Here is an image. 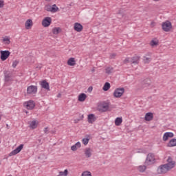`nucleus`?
Returning <instances> with one entry per match:
<instances>
[{"label": "nucleus", "mask_w": 176, "mask_h": 176, "mask_svg": "<svg viewBox=\"0 0 176 176\" xmlns=\"http://www.w3.org/2000/svg\"><path fill=\"white\" fill-rule=\"evenodd\" d=\"M124 89L123 87L116 88L113 94L115 98H120L123 94H124Z\"/></svg>", "instance_id": "obj_1"}, {"label": "nucleus", "mask_w": 176, "mask_h": 176, "mask_svg": "<svg viewBox=\"0 0 176 176\" xmlns=\"http://www.w3.org/2000/svg\"><path fill=\"white\" fill-rule=\"evenodd\" d=\"M155 163V155L153 153H150L147 155L145 165L146 166H151V164H153Z\"/></svg>", "instance_id": "obj_2"}, {"label": "nucleus", "mask_w": 176, "mask_h": 176, "mask_svg": "<svg viewBox=\"0 0 176 176\" xmlns=\"http://www.w3.org/2000/svg\"><path fill=\"white\" fill-rule=\"evenodd\" d=\"M162 30L164 31H165V32H168V31H170V30H171L172 28V25H171V22L166 21L164 23H162Z\"/></svg>", "instance_id": "obj_3"}, {"label": "nucleus", "mask_w": 176, "mask_h": 176, "mask_svg": "<svg viewBox=\"0 0 176 176\" xmlns=\"http://www.w3.org/2000/svg\"><path fill=\"white\" fill-rule=\"evenodd\" d=\"M38 93V87L35 85H30L27 88L28 94H36Z\"/></svg>", "instance_id": "obj_4"}, {"label": "nucleus", "mask_w": 176, "mask_h": 176, "mask_svg": "<svg viewBox=\"0 0 176 176\" xmlns=\"http://www.w3.org/2000/svg\"><path fill=\"white\" fill-rule=\"evenodd\" d=\"M1 56L0 58L2 61L8 60L9 56H10V52L9 50L0 51Z\"/></svg>", "instance_id": "obj_5"}, {"label": "nucleus", "mask_w": 176, "mask_h": 176, "mask_svg": "<svg viewBox=\"0 0 176 176\" xmlns=\"http://www.w3.org/2000/svg\"><path fill=\"white\" fill-rule=\"evenodd\" d=\"M157 171L158 174H166V173L170 171V169L165 164H162L158 167Z\"/></svg>", "instance_id": "obj_6"}, {"label": "nucleus", "mask_w": 176, "mask_h": 176, "mask_svg": "<svg viewBox=\"0 0 176 176\" xmlns=\"http://www.w3.org/2000/svg\"><path fill=\"white\" fill-rule=\"evenodd\" d=\"M165 165L169 170H171V168H174L175 166V162L173 161V158H171V157H168L167 164H165Z\"/></svg>", "instance_id": "obj_7"}, {"label": "nucleus", "mask_w": 176, "mask_h": 176, "mask_svg": "<svg viewBox=\"0 0 176 176\" xmlns=\"http://www.w3.org/2000/svg\"><path fill=\"white\" fill-rule=\"evenodd\" d=\"M4 81L6 83H8V82H10L12 80V73L9 71H4Z\"/></svg>", "instance_id": "obj_8"}, {"label": "nucleus", "mask_w": 176, "mask_h": 176, "mask_svg": "<svg viewBox=\"0 0 176 176\" xmlns=\"http://www.w3.org/2000/svg\"><path fill=\"white\" fill-rule=\"evenodd\" d=\"M23 148H24V144H20L16 148H15L11 153H10V156H14V155H17V153H20Z\"/></svg>", "instance_id": "obj_9"}, {"label": "nucleus", "mask_w": 176, "mask_h": 176, "mask_svg": "<svg viewBox=\"0 0 176 176\" xmlns=\"http://www.w3.org/2000/svg\"><path fill=\"white\" fill-rule=\"evenodd\" d=\"M52 24V18L50 16H46L42 21L43 27H49Z\"/></svg>", "instance_id": "obj_10"}, {"label": "nucleus", "mask_w": 176, "mask_h": 176, "mask_svg": "<svg viewBox=\"0 0 176 176\" xmlns=\"http://www.w3.org/2000/svg\"><path fill=\"white\" fill-rule=\"evenodd\" d=\"M151 83L152 82L151 81V79L146 78L142 82V89H146V87H149L151 86Z\"/></svg>", "instance_id": "obj_11"}, {"label": "nucleus", "mask_w": 176, "mask_h": 176, "mask_svg": "<svg viewBox=\"0 0 176 176\" xmlns=\"http://www.w3.org/2000/svg\"><path fill=\"white\" fill-rule=\"evenodd\" d=\"M24 106L27 109H34L35 108V103L32 100H30L24 103Z\"/></svg>", "instance_id": "obj_12"}, {"label": "nucleus", "mask_w": 176, "mask_h": 176, "mask_svg": "<svg viewBox=\"0 0 176 176\" xmlns=\"http://www.w3.org/2000/svg\"><path fill=\"white\" fill-rule=\"evenodd\" d=\"M41 86L43 89H45L47 91H50V87L49 85V82H47L45 80L41 81Z\"/></svg>", "instance_id": "obj_13"}, {"label": "nucleus", "mask_w": 176, "mask_h": 176, "mask_svg": "<svg viewBox=\"0 0 176 176\" xmlns=\"http://www.w3.org/2000/svg\"><path fill=\"white\" fill-rule=\"evenodd\" d=\"M141 57L139 56H135L131 58V64H134V65L140 63V59Z\"/></svg>", "instance_id": "obj_14"}, {"label": "nucleus", "mask_w": 176, "mask_h": 176, "mask_svg": "<svg viewBox=\"0 0 176 176\" xmlns=\"http://www.w3.org/2000/svg\"><path fill=\"white\" fill-rule=\"evenodd\" d=\"M174 133L173 132H166L163 135V141H167L168 138H173Z\"/></svg>", "instance_id": "obj_15"}, {"label": "nucleus", "mask_w": 176, "mask_h": 176, "mask_svg": "<svg viewBox=\"0 0 176 176\" xmlns=\"http://www.w3.org/2000/svg\"><path fill=\"white\" fill-rule=\"evenodd\" d=\"M74 28V30L76 31L77 32H82V30H83V26L82 25V24L79 23H75Z\"/></svg>", "instance_id": "obj_16"}, {"label": "nucleus", "mask_w": 176, "mask_h": 176, "mask_svg": "<svg viewBox=\"0 0 176 176\" xmlns=\"http://www.w3.org/2000/svg\"><path fill=\"white\" fill-rule=\"evenodd\" d=\"M144 119L145 120H146V122H151V120L153 119V113H146Z\"/></svg>", "instance_id": "obj_17"}, {"label": "nucleus", "mask_w": 176, "mask_h": 176, "mask_svg": "<svg viewBox=\"0 0 176 176\" xmlns=\"http://www.w3.org/2000/svg\"><path fill=\"white\" fill-rule=\"evenodd\" d=\"M80 146H81L80 142H78L74 145L71 146V149H72V151L75 152V151H78V149H79V148H80Z\"/></svg>", "instance_id": "obj_18"}, {"label": "nucleus", "mask_w": 176, "mask_h": 176, "mask_svg": "<svg viewBox=\"0 0 176 176\" xmlns=\"http://www.w3.org/2000/svg\"><path fill=\"white\" fill-rule=\"evenodd\" d=\"M91 152H93V150L90 148H87L85 149V155L86 157H91Z\"/></svg>", "instance_id": "obj_19"}, {"label": "nucleus", "mask_w": 176, "mask_h": 176, "mask_svg": "<svg viewBox=\"0 0 176 176\" xmlns=\"http://www.w3.org/2000/svg\"><path fill=\"white\" fill-rule=\"evenodd\" d=\"M86 98H87V95H86V94L82 93L78 96V101H80V102H83Z\"/></svg>", "instance_id": "obj_20"}, {"label": "nucleus", "mask_w": 176, "mask_h": 176, "mask_svg": "<svg viewBox=\"0 0 176 176\" xmlns=\"http://www.w3.org/2000/svg\"><path fill=\"white\" fill-rule=\"evenodd\" d=\"M94 122H96V116L94 114L88 115V122L93 124Z\"/></svg>", "instance_id": "obj_21"}, {"label": "nucleus", "mask_w": 176, "mask_h": 176, "mask_svg": "<svg viewBox=\"0 0 176 176\" xmlns=\"http://www.w3.org/2000/svg\"><path fill=\"white\" fill-rule=\"evenodd\" d=\"M102 109L103 112H107V111L109 109V103L104 102L102 104Z\"/></svg>", "instance_id": "obj_22"}, {"label": "nucleus", "mask_w": 176, "mask_h": 176, "mask_svg": "<svg viewBox=\"0 0 176 176\" xmlns=\"http://www.w3.org/2000/svg\"><path fill=\"white\" fill-rule=\"evenodd\" d=\"M25 25L26 30H30V28H31V27H32V20H31V19L27 20L25 23Z\"/></svg>", "instance_id": "obj_23"}, {"label": "nucleus", "mask_w": 176, "mask_h": 176, "mask_svg": "<svg viewBox=\"0 0 176 176\" xmlns=\"http://www.w3.org/2000/svg\"><path fill=\"white\" fill-rule=\"evenodd\" d=\"M67 64L70 65V67H74V65H76V62L75 61V58H70L67 61Z\"/></svg>", "instance_id": "obj_24"}, {"label": "nucleus", "mask_w": 176, "mask_h": 176, "mask_svg": "<svg viewBox=\"0 0 176 176\" xmlns=\"http://www.w3.org/2000/svg\"><path fill=\"white\" fill-rule=\"evenodd\" d=\"M168 146L173 147L176 146V139H171L168 144Z\"/></svg>", "instance_id": "obj_25"}, {"label": "nucleus", "mask_w": 176, "mask_h": 176, "mask_svg": "<svg viewBox=\"0 0 176 176\" xmlns=\"http://www.w3.org/2000/svg\"><path fill=\"white\" fill-rule=\"evenodd\" d=\"M109 89H111V84L109 82H105L102 89L104 91H108Z\"/></svg>", "instance_id": "obj_26"}, {"label": "nucleus", "mask_w": 176, "mask_h": 176, "mask_svg": "<svg viewBox=\"0 0 176 176\" xmlns=\"http://www.w3.org/2000/svg\"><path fill=\"white\" fill-rule=\"evenodd\" d=\"M122 122H123V120L122 119V118L118 117L115 120L116 126H120V124H122Z\"/></svg>", "instance_id": "obj_27"}, {"label": "nucleus", "mask_w": 176, "mask_h": 176, "mask_svg": "<svg viewBox=\"0 0 176 176\" xmlns=\"http://www.w3.org/2000/svg\"><path fill=\"white\" fill-rule=\"evenodd\" d=\"M150 61H152V58L151 57H147V56L143 57V63L144 64H149Z\"/></svg>", "instance_id": "obj_28"}, {"label": "nucleus", "mask_w": 176, "mask_h": 176, "mask_svg": "<svg viewBox=\"0 0 176 176\" xmlns=\"http://www.w3.org/2000/svg\"><path fill=\"white\" fill-rule=\"evenodd\" d=\"M57 10H58V8L57 7V6H56V4H54L52 6H51L52 13H56Z\"/></svg>", "instance_id": "obj_29"}, {"label": "nucleus", "mask_w": 176, "mask_h": 176, "mask_svg": "<svg viewBox=\"0 0 176 176\" xmlns=\"http://www.w3.org/2000/svg\"><path fill=\"white\" fill-rule=\"evenodd\" d=\"M30 126L32 129H36V127L38 126V124H36V121H32L30 123Z\"/></svg>", "instance_id": "obj_30"}, {"label": "nucleus", "mask_w": 176, "mask_h": 176, "mask_svg": "<svg viewBox=\"0 0 176 176\" xmlns=\"http://www.w3.org/2000/svg\"><path fill=\"white\" fill-rule=\"evenodd\" d=\"M138 170H139L140 173H144L145 171V170H146V166H145V165L140 166L138 167Z\"/></svg>", "instance_id": "obj_31"}, {"label": "nucleus", "mask_w": 176, "mask_h": 176, "mask_svg": "<svg viewBox=\"0 0 176 176\" xmlns=\"http://www.w3.org/2000/svg\"><path fill=\"white\" fill-rule=\"evenodd\" d=\"M53 34L54 35H57V34H60V28H55L52 30Z\"/></svg>", "instance_id": "obj_32"}, {"label": "nucleus", "mask_w": 176, "mask_h": 176, "mask_svg": "<svg viewBox=\"0 0 176 176\" xmlns=\"http://www.w3.org/2000/svg\"><path fill=\"white\" fill-rule=\"evenodd\" d=\"M68 175V170L65 169L64 172H60L58 176H67Z\"/></svg>", "instance_id": "obj_33"}, {"label": "nucleus", "mask_w": 176, "mask_h": 176, "mask_svg": "<svg viewBox=\"0 0 176 176\" xmlns=\"http://www.w3.org/2000/svg\"><path fill=\"white\" fill-rule=\"evenodd\" d=\"M151 46L153 47V46H157V45H159V42L155 41V40H152L150 43Z\"/></svg>", "instance_id": "obj_34"}, {"label": "nucleus", "mask_w": 176, "mask_h": 176, "mask_svg": "<svg viewBox=\"0 0 176 176\" xmlns=\"http://www.w3.org/2000/svg\"><path fill=\"white\" fill-rule=\"evenodd\" d=\"M3 42H5L6 45H9L10 43V39L8 37L3 38Z\"/></svg>", "instance_id": "obj_35"}, {"label": "nucleus", "mask_w": 176, "mask_h": 176, "mask_svg": "<svg viewBox=\"0 0 176 176\" xmlns=\"http://www.w3.org/2000/svg\"><path fill=\"white\" fill-rule=\"evenodd\" d=\"M83 118H84L83 115L80 116V118H77V119L74 120V123H76V124L79 123V122H80V120H83Z\"/></svg>", "instance_id": "obj_36"}, {"label": "nucleus", "mask_w": 176, "mask_h": 176, "mask_svg": "<svg viewBox=\"0 0 176 176\" xmlns=\"http://www.w3.org/2000/svg\"><path fill=\"white\" fill-rule=\"evenodd\" d=\"M89 139L88 138H83L82 144H84V145H87V144H89Z\"/></svg>", "instance_id": "obj_37"}, {"label": "nucleus", "mask_w": 176, "mask_h": 176, "mask_svg": "<svg viewBox=\"0 0 176 176\" xmlns=\"http://www.w3.org/2000/svg\"><path fill=\"white\" fill-rule=\"evenodd\" d=\"M112 71H113V68L112 67H107L106 69V74H112Z\"/></svg>", "instance_id": "obj_38"}, {"label": "nucleus", "mask_w": 176, "mask_h": 176, "mask_svg": "<svg viewBox=\"0 0 176 176\" xmlns=\"http://www.w3.org/2000/svg\"><path fill=\"white\" fill-rule=\"evenodd\" d=\"M19 65V60H14L12 63V68H16L17 65Z\"/></svg>", "instance_id": "obj_39"}, {"label": "nucleus", "mask_w": 176, "mask_h": 176, "mask_svg": "<svg viewBox=\"0 0 176 176\" xmlns=\"http://www.w3.org/2000/svg\"><path fill=\"white\" fill-rule=\"evenodd\" d=\"M45 10L47 11V12H52V6H46L45 7Z\"/></svg>", "instance_id": "obj_40"}, {"label": "nucleus", "mask_w": 176, "mask_h": 176, "mask_svg": "<svg viewBox=\"0 0 176 176\" xmlns=\"http://www.w3.org/2000/svg\"><path fill=\"white\" fill-rule=\"evenodd\" d=\"M127 63H131V58H126L124 60V64H127Z\"/></svg>", "instance_id": "obj_41"}, {"label": "nucleus", "mask_w": 176, "mask_h": 176, "mask_svg": "<svg viewBox=\"0 0 176 176\" xmlns=\"http://www.w3.org/2000/svg\"><path fill=\"white\" fill-rule=\"evenodd\" d=\"M44 133H45V134H49V128L48 127H45L44 129Z\"/></svg>", "instance_id": "obj_42"}, {"label": "nucleus", "mask_w": 176, "mask_h": 176, "mask_svg": "<svg viewBox=\"0 0 176 176\" xmlns=\"http://www.w3.org/2000/svg\"><path fill=\"white\" fill-rule=\"evenodd\" d=\"M88 93H91L93 91V87H89L87 89Z\"/></svg>", "instance_id": "obj_43"}, {"label": "nucleus", "mask_w": 176, "mask_h": 176, "mask_svg": "<svg viewBox=\"0 0 176 176\" xmlns=\"http://www.w3.org/2000/svg\"><path fill=\"white\" fill-rule=\"evenodd\" d=\"M5 4L3 3V0H0V8H2Z\"/></svg>", "instance_id": "obj_44"}, {"label": "nucleus", "mask_w": 176, "mask_h": 176, "mask_svg": "<svg viewBox=\"0 0 176 176\" xmlns=\"http://www.w3.org/2000/svg\"><path fill=\"white\" fill-rule=\"evenodd\" d=\"M115 57H116V54H111L110 55V58H115Z\"/></svg>", "instance_id": "obj_45"}, {"label": "nucleus", "mask_w": 176, "mask_h": 176, "mask_svg": "<svg viewBox=\"0 0 176 176\" xmlns=\"http://www.w3.org/2000/svg\"><path fill=\"white\" fill-rule=\"evenodd\" d=\"M151 27H155V22H151Z\"/></svg>", "instance_id": "obj_46"}, {"label": "nucleus", "mask_w": 176, "mask_h": 176, "mask_svg": "<svg viewBox=\"0 0 176 176\" xmlns=\"http://www.w3.org/2000/svg\"><path fill=\"white\" fill-rule=\"evenodd\" d=\"M118 14H121L119 16V17H123V14H122V12L120 11L118 12Z\"/></svg>", "instance_id": "obj_47"}, {"label": "nucleus", "mask_w": 176, "mask_h": 176, "mask_svg": "<svg viewBox=\"0 0 176 176\" xmlns=\"http://www.w3.org/2000/svg\"><path fill=\"white\" fill-rule=\"evenodd\" d=\"M58 98H60L61 97V94H58V96H57Z\"/></svg>", "instance_id": "obj_48"}, {"label": "nucleus", "mask_w": 176, "mask_h": 176, "mask_svg": "<svg viewBox=\"0 0 176 176\" xmlns=\"http://www.w3.org/2000/svg\"><path fill=\"white\" fill-rule=\"evenodd\" d=\"M155 2H159V0H153Z\"/></svg>", "instance_id": "obj_49"}, {"label": "nucleus", "mask_w": 176, "mask_h": 176, "mask_svg": "<svg viewBox=\"0 0 176 176\" xmlns=\"http://www.w3.org/2000/svg\"><path fill=\"white\" fill-rule=\"evenodd\" d=\"M92 72H94V69L92 70Z\"/></svg>", "instance_id": "obj_50"}, {"label": "nucleus", "mask_w": 176, "mask_h": 176, "mask_svg": "<svg viewBox=\"0 0 176 176\" xmlns=\"http://www.w3.org/2000/svg\"><path fill=\"white\" fill-rule=\"evenodd\" d=\"M1 116H0V120H1Z\"/></svg>", "instance_id": "obj_51"}, {"label": "nucleus", "mask_w": 176, "mask_h": 176, "mask_svg": "<svg viewBox=\"0 0 176 176\" xmlns=\"http://www.w3.org/2000/svg\"><path fill=\"white\" fill-rule=\"evenodd\" d=\"M46 1H49V0H46Z\"/></svg>", "instance_id": "obj_52"}]
</instances>
